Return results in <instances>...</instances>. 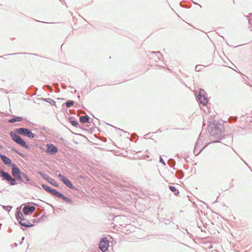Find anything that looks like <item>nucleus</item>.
I'll use <instances>...</instances> for the list:
<instances>
[{"label": "nucleus", "instance_id": "20", "mask_svg": "<svg viewBox=\"0 0 252 252\" xmlns=\"http://www.w3.org/2000/svg\"><path fill=\"white\" fill-rule=\"evenodd\" d=\"M69 122L73 126L77 127L79 126V124L77 121L70 120Z\"/></svg>", "mask_w": 252, "mask_h": 252}, {"label": "nucleus", "instance_id": "3", "mask_svg": "<svg viewBox=\"0 0 252 252\" xmlns=\"http://www.w3.org/2000/svg\"><path fill=\"white\" fill-rule=\"evenodd\" d=\"M15 131L18 134L24 135L28 138H33L35 137V134L32 132L31 130L27 128H17Z\"/></svg>", "mask_w": 252, "mask_h": 252}, {"label": "nucleus", "instance_id": "14", "mask_svg": "<svg viewBox=\"0 0 252 252\" xmlns=\"http://www.w3.org/2000/svg\"><path fill=\"white\" fill-rule=\"evenodd\" d=\"M24 120V118L22 117L15 116L12 119L8 120V122L10 123H14L16 122H21Z\"/></svg>", "mask_w": 252, "mask_h": 252}, {"label": "nucleus", "instance_id": "30", "mask_svg": "<svg viewBox=\"0 0 252 252\" xmlns=\"http://www.w3.org/2000/svg\"><path fill=\"white\" fill-rule=\"evenodd\" d=\"M159 162L161 163H162L164 165H165V162L164 161L161 156L159 157Z\"/></svg>", "mask_w": 252, "mask_h": 252}, {"label": "nucleus", "instance_id": "29", "mask_svg": "<svg viewBox=\"0 0 252 252\" xmlns=\"http://www.w3.org/2000/svg\"><path fill=\"white\" fill-rule=\"evenodd\" d=\"M49 183L55 187H58V184L55 182L54 179L52 180L51 182H49Z\"/></svg>", "mask_w": 252, "mask_h": 252}, {"label": "nucleus", "instance_id": "5", "mask_svg": "<svg viewBox=\"0 0 252 252\" xmlns=\"http://www.w3.org/2000/svg\"><path fill=\"white\" fill-rule=\"evenodd\" d=\"M206 95V92L202 89H200L198 94L197 95L198 100L203 105L207 104L208 103V99Z\"/></svg>", "mask_w": 252, "mask_h": 252}, {"label": "nucleus", "instance_id": "12", "mask_svg": "<svg viewBox=\"0 0 252 252\" xmlns=\"http://www.w3.org/2000/svg\"><path fill=\"white\" fill-rule=\"evenodd\" d=\"M0 158L2 161L7 165H9L11 164V160L7 158L6 156L0 154Z\"/></svg>", "mask_w": 252, "mask_h": 252}, {"label": "nucleus", "instance_id": "31", "mask_svg": "<svg viewBox=\"0 0 252 252\" xmlns=\"http://www.w3.org/2000/svg\"><path fill=\"white\" fill-rule=\"evenodd\" d=\"M53 179L49 177L48 176H47V178H46L45 180L47 181L48 183L52 181Z\"/></svg>", "mask_w": 252, "mask_h": 252}, {"label": "nucleus", "instance_id": "22", "mask_svg": "<svg viewBox=\"0 0 252 252\" xmlns=\"http://www.w3.org/2000/svg\"><path fill=\"white\" fill-rule=\"evenodd\" d=\"M21 176H22L24 178V179L25 180V181L27 182H30V179L26 173L22 172V174H21Z\"/></svg>", "mask_w": 252, "mask_h": 252}, {"label": "nucleus", "instance_id": "27", "mask_svg": "<svg viewBox=\"0 0 252 252\" xmlns=\"http://www.w3.org/2000/svg\"><path fill=\"white\" fill-rule=\"evenodd\" d=\"M2 207L4 210L8 212H9L12 208V207L10 206H2Z\"/></svg>", "mask_w": 252, "mask_h": 252}, {"label": "nucleus", "instance_id": "7", "mask_svg": "<svg viewBox=\"0 0 252 252\" xmlns=\"http://www.w3.org/2000/svg\"><path fill=\"white\" fill-rule=\"evenodd\" d=\"M59 178L61 179V180L65 184L68 188L71 189H76V188L75 186L73 185V184L71 183V182L64 175L59 174L58 175Z\"/></svg>", "mask_w": 252, "mask_h": 252}, {"label": "nucleus", "instance_id": "33", "mask_svg": "<svg viewBox=\"0 0 252 252\" xmlns=\"http://www.w3.org/2000/svg\"><path fill=\"white\" fill-rule=\"evenodd\" d=\"M45 87H47L48 89L51 90V91H52V88L50 86L46 85Z\"/></svg>", "mask_w": 252, "mask_h": 252}, {"label": "nucleus", "instance_id": "21", "mask_svg": "<svg viewBox=\"0 0 252 252\" xmlns=\"http://www.w3.org/2000/svg\"><path fill=\"white\" fill-rule=\"evenodd\" d=\"M74 101H73V100H68L67 101H66L65 102V106L69 108L71 106H72L74 104Z\"/></svg>", "mask_w": 252, "mask_h": 252}, {"label": "nucleus", "instance_id": "28", "mask_svg": "<svg viewBox=\"0 0 252 252\" xmlns=\"http://www.w3.org/2000/svg\"><path fill=\"white\" fill-rule=\"evenodd\" d=\"M202 66V65H196L195 68V70L196 71H200L201 69Z\"/></svg>", "mask_w": 252, "mask_h": 252}, {"label": "nucleus", "instance_id": "16", "mask_svg": "<svg viewBox=\"0 0 252 252\" xmlns=\"http://www.w3.org/2000/svg\"><path fill=\"white\" fill-rule=\"evenodd\" d=\"M16 217L17 220L19 221H22L26 219L24 218L23 214L20 211H18L16 214Z\"/></svg>", "mask_w": 252, "mask_h": 252}, {"label": "nucleus", "instance_id": "18", "mask_svg": "<svg viewBox=\"0 0 252 252\" xmlns=\"http://www.w3.org/2000/svg\"><path fill=\"white\" fill-rule=\"evenodd\" d=\"M53 195L54 196H56L58 197H60L61 198L63 199V197L64 195L61 193V192H59L58 190H57L56 189H55L54 191V193H53Z\"/></svg>", "mask_w": 252, "mask_h": 252}, {"label": "nucleus", "instance_id": "32", "mask_svg": "<svg viewBox=\"0 0 252 252\" xmlns=\"http://www.w3.org/2000/svg\"><path fill=\"white\" fill-rule=\"evenodd\" d=\"M168 163H169V164H170V163L173 164V166H174V165H175V162H174V160H173V159H170V160H169L168 161Z\"/></svg>", "mask_w": 252, "mask_h": 252}, {"label": "nucleus", "instance_id": "35", "mask_svg": "<svg viewBox=\"0 0 252 252\" xmlns=\"http://www.w3.org/2000/svg\"><path fill=\"white\" fill-rule=\"evenodd\" d=\"M16 54H17V53H16ZM15 55V54H9V55Z\"/></svg>", "mask_w": 252, "mask_h": 252}, {"label": "nucleus", "instance_id": "19", "mask_svg": "<svg viewBox=\"0 0 252 252\" xmlns=\"http://www.w3.org/2000/svg\"><path fill=\"white\" fill-rule=\"evenodd\" d=\"M169 188L172 192L174 193L175 195H177L179 193L178 190H177L175 187L170 186Z\"/></svg>", "mask_w": 252, "mask_h": 252}, {"label": "nucleus", "instance_id": "4", "mask_svg": "<svg viewBox=\"0 0 252 252\" xmlns=\"http://www.w3.org/2000/svg\"><path fill=\"white\" fill-rule=\"evenodd\" d=\"M12 175L15 178V180L17 179L18 181L25 183L21 176L22 173L20 169L15 164L12 165Z\"/></svg>", "mask_w": 252, "mask_h": 252}, {"label": "nucleus", "instance_id": "34", "mask_svg": "<svg viewBox=\"0 0 252 252\" xmlns=\"http://www.w3.org/2000/svg\"><path fill=\"white\" fill-rule=\"evenodd\" d=\"M25 239V237H23L22 238V241H24Z\"/></svg>", "mask_w": 252, "mask_h": 252}, {"label": "nucleus", "instance_id": "17", "mask_svg": "<svg viewBox=\"0 0 252 252\" xmlns=\"http://www.w3.org/2000/svg\"><path fill=\"white\" fill-rule=\"evenodd\" d=\"M89 117L87 115L86 116H82L80 117V121L82 123H86L89 122Z\"/></svg>", "mask_w": 252, "mask_h": 252}, {"label": "nucleus", "instance_id": "6", "mask_svg": "<svg viewBox=\"0 0 252 252\" xmlns=\"http://www.w3.org/2000/svg\"><path fill=\"white\" fill-rule=\"evenodd\" d=\"M109 242L106 237L101 239L99 244V248L102 252H105L108 250L109 246Z\"/></svg>", "mask_w": 252, "mask_h": 252}, {"label": "nucleus", "instance_id": "13", "mask_svg": "<svg viewBox=\"0 0 252 252\" xmlns=\"http://www.w3.org/2000/svg\"><path fill=\"white\" fill-rule=\"evenodd\" d=\"M19 223L22 226L26 227H31L33 226V224L31 223L27 219L24 220L22 221H19Z\"/></svg>", "mask_w": 252, "mask_h": 252}, {"label": "nucleus", "instance_id": "26", "mask_svg": "<svg viewBox=\"0 0 252 252\" xmlns=\"http://www.w3.org/2000/svg\"><path fill=\"white\" fill-rule=\"evenodd\" d=\"M12 151H13L14 153H16L17 154L19 155V156H21L22 157H24V155L23 154H22L20 153L18 151H17L16 149L13 148L12 149Z\"/></svg>", "mask_w": 252, "mask_h": 252}, {"label": "nucleus", "instance_id": "15", "mask_svg": "<svg viewBox=\"0 0 252 252\" xmlns=\"http://www.w3.org/2000/svg\"><path fill=\"white\" fill-rule=\"evenodd\" d=\"M41 186L48 192L52 194H53V193H54L55 189H52L51 187L47 186V185L42 184Z\"/></svg>", "mask_w": 252, "mask_h": 252}, {"label": "nucleus", "instance_id": "8", "mask_svg": "<svg viewBox=\"0 0 252 252\" xmlns=\"http://www.w3.org/2000/svg\"><path fill=\"white\" fill-rule=\"evenodd\" d=\"M223 131V126L219 124L216 125L214 126V128L212 131H210L211 135H218L219 136Z\"/></svg>", "mask_w": 252, "mask_h": 252}, {"label": "nucleus", "instance_id": "25", "mask_svg": "<svg viewBox=\"0 0 252 252\" xmlns=\"http://www.w3.org/2000/svg\"><path fill=\"white\" fill-rule=\"evenodd\" d=\"M63 199L66 203H68L69 204H71L72 203V200L69 198L66 197L65 196H63Z\"/></svg>", "mask_w": 252, "mask_h": 252}, {"label": "nucleus", "instance_id": "2", "mask_svg": "<svg viewBox=\"0 0 252 252\" xmlns=\"http://www.w3.org/2000/svg\"><path fill=\"white\" fill-rule=\"evenodd\" d=\"M0 176L3 178V180L8 182L10 185L14 186L17 184L14 178L8 172H6L4 170L0 169Z\"/></svg>", "mask_w": 252, "mask_h": 252}, {"label": "nucleus", "instance_id": "1", "mask_svg": "<svg viewBox=\"0 0 252 252\" xmlns=\"http://www.w3.org/2000/svg\"><path fill=\"white\" fill-rule=\"evenodd\" d=\"M10 135L12 137V140L16 143L26 149H30V146L27 144L26 142L18 135V133H15L14 132L11 131L10 133Z\"/></svg>", "mask_w": 252, "mask_h": 252}, {"label": "nucleus", "instance_id": "23", "mask_svg": "<svg viewBox=\"0 0 252 252\" xmlns=\"http://www.w3.org/2000/svg\"><path fill=\"white\" fill-rule=\"evenodd\" d=\"M37 174L39 175H40L42 178L44 180L46 179V178H47L48 175L47 174L44 173L41 171H37Z\"/></svg>", "mask_w": 252, "mask_h": 252}, {"label": "nucleus", "instance_id": "9", "mask_svg": "<svg viewBox=\"0 0 252 252\" xmlns=\"http://www.w3.org/2000/svg\"><path fill=\"white\" fill-rule=\"evenodd\" d=\"M35 210V207L34 206L27 205L23 208V212L25 215H28L32 213Z\"/></svg>", "mask_w": 252, "mask_h": 252}, {"label": "nucleus", "instance_id": "24", "mask_svg": "<svg viewBox=\"0 0 252 252\" xmlns=\"http://www.w3.org/2000/svg\"><path fill=\"white\" fill-rule=\"evenodd\" d=\"M44 100L50 103L52 105H54L56 103L55 101L51 98H45Z\"/></svg>", "mask_w": 252, "mask_h": 252}, {"label": "nucleus", "instance_id": "11", "mask_svg": "<svg viewBox=\"0 0 252 252\" xmlns=\"http://www.w3.org/2000/svg\"><path fill=\"white\" fill-rule=\"evenodd\" d=\"M201 142H200V140L198 139L194 146V154L196 155H198L204 148V147H201Z\"/></svg>", "mask_w": 252, "mask_h": 252}, {"label": "nucleus", "instance_id": "10", "mask_svg": "<svg viewBox=\"0 0 252 252\" xmlns=\"http://www.w3.org/2000/svg\"><path fill=\"white\" fill-rule=\"evenodd\" d=\"M47 149L46 152L48 153L51 154L52 155H55L58 152L57 148L52 144H47Z\"/></svg>", "mask_w": 252, "mask_h": 252}]
</instances>
